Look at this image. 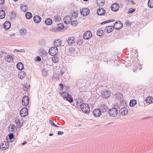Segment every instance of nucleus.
Here are the masks:
<instances>
[{
  "instance_id": "f257e3e1",
  "label": "nucleus",
  "mask_w": 153,
  "mask_h": 153,
  "mask_svg": "<svg viewBox=\"0 0 153 153\" xmlns=\"http://www.w3.org/2000/svg\"><path fill=\"white\" fill-rule=\"evenodd\" d=\"M108 112L110 116L112 117H115L118 114V110L116 108H113L109 109Z\"/></svg>"
},
{
  "instance_id": "f03ea898",
  "label": "nucleus",
  "mask_w": 153,
  "mask_h": 153,
  "mask_svg": "<svg viewBox=\"0 0 153 153\" xmlns=\"http://www.w3.org/2000/svg\"><path fill=\"white\" fill-rule=\"evenodd\" d=\"M80 107L81 110L84 112L88 113L90 111L89 106L86 103H83L81 104Z\"/></svg>"
},
{
  "instance_id": "7ed1b4c3",
  "label": "nucleus",
  "mask_w": 153,
  "mask_h": 153,
  "mask_svg": "<svg viewBox=\"0 0 153 153\" xmlns=\"http://www.w3.org/2000/svg\"><path fill=\"white\" fill-rule=\"evenodd\" d=\"M61 95L62 97L66 99L67 101L70 102L71 103L73 102V100L71 95L68 93L64 92Z\"/></svg>"
},
{
  "instance_id": "20e7f679",
  "label": "nucleus",
  "mask_w": 153,
  "mask_h": 153,
  "mask_svg": "<svg viewBox=\"0 0 153 153\" xmlns=\"http://www.w3.org/2000/svg\"><path fill=\"white\" fill-rule=\"evenodd\" d=\"M49 53L51 56H53L56 55L58 52V50L56 47H51L49 50Z\"/></svg>"
},
{
  "instance_id": "39448f33",
  "label": "nucleus",
  "mask_w": 153,
  "mask_h": 153,
  "mask_svg": "<svg viewBox=\"0 0 153 153\" xmlns=\"http://www.w3.org/2000/svg\"><path fill=\"white\" fill-rule=\"evenodd\" d=\"M20 114L21 117H24L28 114V110L26 108H23L20 111Z\"/></svg>"
},
{
  "instance_id": "423d86ee",
  "label": "nucleus",
  "mask_w": 153,
  "mask_h": 153,
  "mask_svg": "<svg viewBox=\"0 0 153 153\" xmlns=\"http://www.w3.org/2000/svg\"><path fill=\"white\" fill-rule=\"evenodd\" d=\"M123 26L122 22L120 21H118L115 22L114 25V27L116 30H119L121 29Z\"/></svg>"
},
{
  "instance_id": "0eeeda50",
  "label": "nucleus",
  "mask_w": 153,
  "mask_h": 153,
  "mask_svg": "<svg viewBox=\"0 0 153 153\" xmlns=\"http://www.w3.org/2000/svg\"><path fill=\"white\" fill-rule=\"evenodd\" d=\"M92 34L91 31H86L84 34L83 37L85 39H88L92 37Z\"/></svg>"
},
{
  "instance_id": "6e6552de",
  "label": "nucleus",
  "mask_w": 153,
  "mask_h": 153,
  "mask_svg": "<svg viewBox=\"0 0 153 153\" xmlns=\"http://www.w3.org/2000/svg\"><path fill=\"white\" fill-rule=\"evenodd\" d=\"M89 10L87 8H83L80 10V13L82 15L86 16L89 13Z\"/></svg>"
},
{
  "instance_id": "1a4fd4ad",
  "label": "nucleus",
  "mask_w": 153,
  "mask_h": 153,
  "mask_svg": "<svg viewBox=\"0 0 153 153\" xmlns=\"http://www.w3.org/2000/svg\"><path fill=\"white\" fill-rule=\"evenodd\" d=\"M29 98L27 96H25L22 98V103L24 106L27 105L29 102Z\"/></svg>"
},
{
  "instance_id": "9d476101",
  "label": "nucleus",
  "mask_w": 153,
  "mask_h": 153,
  "mask_svg": "<svg viewBox=\"0 0 153 153\" xmlns=\"http://www.w3.org/2000/svg\"><path fill=\"white\" fill-rule=\"evenodd\" d=\"M9 147V143L8 142L4 141L1 144L0 148L1 149L4 150Z\"/></svg>"
},
{
  "instance_id": "9b49d317",
  "label": "nucleus",
  "mask_w": 153,
  "mask_h": 153,
  "mask_svg": "<svg viewBox=\"0 0 153 153\" xmlns=\"http://www.w3.org/2000/svg\"><path fill=\"white\" fill-rule=\"evenodd\" d=\"M93 114L95 117H100L101 114V112L100 109H96L94 110L93 112Z\"/></svg>"
},
{
  "instance_id": "f8f14e48",
  "label": "nucleus",
  "mask_w": 153,
  "mask_h": 153,
  "mask_svg": "<svg viewBox=\"0 0 153 153\" xmlns=\"http://www.w3.org/2000/svg\"><path fill=\"white\" fill-rule=\"evenodd\" d=\"M119 5L117 3H114L111 5V10L115 12L117 11L119 9Z\"/></svg>"
},
{
  "instance_id": "ddd939ff",
  "label": "nucleus",
  "mask_w": 153,
  "mask_h": 153,
  "mask_svg": "<svg viewBox=\"0 0 153 153\" xmlns=\"http://www.w3.org/2000/svg\"><path fill=\"white\" fill-rule=\"evenodd\" d=\"M119 112L122 115L126 116L128 113V110L125 108H122L119 110Z\"/></svg>"
},
{
  "instance_id": "4468645a",
  "label": "nucleus",
  "mask_w": 153,
  "mask_h": 153,
  "mask_svg": "<svg viewBox=\"0 0 153 153\" xmlns=\"http://www.w3.org/2000/svg\"><path fill=\"white\" fill-rule=\"evenodd\" d=\"M114 27L112 26H109L106 27L105 28V31L106 33H110L114 30Z\"/></svg>"
},
{
  "instance_id": "2eb2a0df",
  "label": "nucleus",
  "mask_w": 153,
  "mask_h": 153,
  "mask_svg": "<svg viewBox=\"0 0 153 153\" xmlns=\"http://www.w3.org/2000/svg\"><path fill=\"white\" fill-rule=\"evenodd\" d=\"M110 92L106 90L103 91L102 92V95L103 97L107 98L110 95Z\"/></svg>"
},
{
  "instance_id": "dca6fc26",
  "label": "nucleus",
  "mask_w": 153,
  "mask_h": 153,
  "mask_svg": "<svg viewBox=\"0 0 153 153\" xmlns=\"http://www.w3.org/2000/svg\"><path fill=\"white\" fill-rule=\"evenodd\" d=\"M105 10L102 8H100L98 9L97 13L99 15H103L105 13Z\"/></svg>"
},
{
  "instance_id": "f3484780",
  "label": "nucleus",
  "mask_w": 153,
  "mask_h": 153,
  "mask_svg": "<svg viewBox=\"0 0 153 153\" xmlns=\"http://www.w3.org/2000/svg\"><path fill=\"white\" fill-rule=\"evenodd\" d=\"M64 22L65 23L68 24L71 22V21L72 20V19L71 17L68 16H66L64 18Z\"/></svg>"
},
{
  "instance_id": "a211bd4d",
  "label": "nucleus",
  "mask_w": 153,
  "mask_h": 153,
  "mask_svg": "<svg viewBox=\"0 0 153 153\" xmlns=\"http://www.w3.org/2000/svg\"><path fill=\"white\" fill-rule=\"evenodd\" d=\"M34 21L36 23H39L41 20L40 16L38 15H36L34 16L33 18Z\"/></svg>"
},
{
  "instance_id": "6ab92c4d",
  "label": "nucleus",
  "mask_w": 153,
  "mask_h": 153,
  "mask_svg": "<svg viewBox=\"0 0 153 153\" xmlns=\"http://www.w3.org/2000/svg\"><path fill=\"white\" fill-rule=\"evenodd\" d=\"M75 39L74 37H71L68 39V42L69 45H72L75 42Z\"/></svg>"
},
{
  "instance_id": "aec40b11",
  "label": "nucleus",
  "mask_w": 153,
  "mask_h": 153,
  "mask_svg": "<svg viewBox=\"0 0 153 153\" xmlns=\"http://www.w3.org/2000/svg\"><path fill=\"white\" fill-rule=\"evenodd\" d=\"M62 41L60 40L57 39L54 42V47H60L61 46Z\"/></svg>"
},
{
  "instance_id": "412c9836",
  "label": "nucleus",
  "mask_w": 153,
  "mask_h": 153,
  "mask_svg": "<svg viewBox=\"0 0 153 153\" xmlns=\"http://www.w3.org/2000/svg\"><path fill=\"white\" fill-rule=\"evenodd\" d=\"M11 27V24L9 21H6L4 23V27L5 29L8 30Z\"/></svg>"
},
{
  "instance_id": "4be33fe9",
  "label": "nucleus",
  "mask_w": 153,
  "mask_h": 153,
  "mask_svg": "<svg viewBox=\"0 0 153 153\" xmlns=\"http://www.w3.org/2000/svg\"><path fill=\"white\" fill-rule=\"evenodd\" d=\"M5 60L8 62H11L13 61V57L10 55H7L5 57Z\"/></svg>"
},
{
  "instance_id": "5701e85b",
  "label": "nucleus",
  "mask_w": 153,
  "mask_h": 153,
  "mask_svg": "<svg viewBox=\"0 0 153 153\" xmlns=\"http://www.w3.org/2000/svg\"><path fill=\"white\" fill-rule=\"evenodd\" d=\"M16 67L18 70H22L23 69L24 66L23 65L22 63L19 62L16 65Z\"/></svg>"
},
{
  "instance_id": "b1692460",
  "label": "nucleus",
  "mask_w": 153,
  "mask_h": 153,
  "mask_svg": "<svg viewBox=\"0 0 153 153\" xmlns=\"http://www.w3.org/2000/svg\"><path fill=\"white\" fill-rule=\"evenodd\" d=\"M18 76L20 79H22L26 76V73L23 71H22L19 73Z\"/></svg>"
},
{
  "instance_id": "393cba45",
  "label": "nucleus",
  "mask_w": 153,
  "mask_h": 153,
  "mask_svg": "<svg viewBox=\"0 0 153 153\" xmlns=\"http://www.w3.org/2000/svg\"><path fill=\"white\" fill-rule=\"evenodd\" d=\"M145 101L148 103H151L153 101V99L152 97H148L146 98Z\"/></svg>"
},
{
  "instance_id": "a878e982",
  "label": "nucleus",
  "mask_w": 153,
  "mask_h": 153,
  "mask_svg": "<svg viewBox=\"0 0 153 153\" xmlns=\"http://www.w3.org/2000/svg\"><path fill=\"white\" fill-rule=\"evenodd\" d=\"M45 23L47 25H50L52 23V21L51 19L48 18L45 20Z\"/></svg>"
},
{
  "instance_id": "bb28decb",
  "label": "nucleus",
  "mask_w": 153,
  "mask_h": 153,
  "mask_svg": "<svg viewBox=\"0 0 153 153\" xmlns=\"http://www.w3.org/2000/svg\"><path fill=\"white\" fill-rule=\"evenodd\" d=\"M15 121L17 127H19V128H20L22 126V125H21L20 120L19 118H16Z\"/></svg>"
},
{
  "instance_id": "cd10ccee",
  "label": "nucleus",
  "mask_w": 153,
  "mask_h": 153,
  "mask_svg": "<svg viewBox=\"0 0 153 153\" xmlns=\"http://www.w3.org/2000/svg\"><path fill=\"white\" fill-rule=\"evenodd\" d=\"M100 108L103 112H105L108 110V108L104 104L101 105Z\"/></svg>"
},
{
  "instance_id": "c85d7f7f",
  "label": "nucleus",
  "mask_w": 153,
  "mask_h": 153,
  "mask_svg": "<svg viewBox=\"0 0 153 153\" xmlns=\"http://www.w3.org/2000/svg\"><path fill=\"white\" fill-rule=\"evenodd\" d=\"M25 16L26 19H30L32 17V15L31 13L30 12H27L25 14Z\"/></svg>"
},
{
  "instance_id": "c756f323",
  "label": "nucleus",
  "mask_w": 153,
  "mask_h": 153,
  "mask_svg": "<svg viewBox=\"0 0 153 153\" xmlns=\"http://www.w3.org/2000/svg\"><path fill=\"white\" fill-rule=\"evenodd\" d=\"M137 103V101L134 99H133L131 100L129 105L131 107H133Z\"/></svg>"
},
{
  "instance_id": "7c9ffc66",
  "label": "nucleus",
  "mask_w": 153,
  "mask_h": 153,
  "mask_svg": "<svg viewBox=\"0 0 153 153\" xmlns=\"http://www.w3.org/2000/svg\"><path fill=\"white\" fill-rule=\"evenodd\" d=\"M5 12L3 10L0 11V19H2L5 16Z\"/></svg>"
},
{
  "instance_id": "2f4dec72",
  "label": "nucleus",
  "mask_w": 153,
  "mask_h": 153,
  "mask_svg": "<svg viewBox=\"0 0 153 153\" xmlns=\"http://www.w3.org/2000/svg\"><path fill=\"white\" fill-rule=\"evenodd\" d=\"M14 129V126L13 125H10L8 128V130L10 132H11L13 131Z\"/></svg>"
},
{
  "instance_id": "473e14b6",
  "label": "nucleus",
  "mask_w": 153,
  "mask_h": 153,
  "mask_svg": "<svg viewBox=\"0 0 153 153\" xmlns=\"http://www.w3.org/2000/svg\"><path fill=\"white\" fill-rule=\"evenodd\" d=\"M97 34L98 36H101L104 35V32L103 30H99L97 31Z\"/></svg>"
},
{
  "instance_id": "72a5a7b5",
  "label": "nucleus",
  "mask_w": 153,
  "mask_h": 153,
  "mask_svg": "<svg viewBox=\"0 0 153 153\" xmlns=\"http://www.w3.org/2000/svg\"><path fill=\"white\" fill-rule=\"evenodd\" d=\"M104 0H97V4L99 6H102L104 4Z\"/></svg>"
},
{
  "instance_id": "f704fd0d",
  "label": "nucleus",
  "mask_w": 153,
  "mask_h": 153,
  "mask_svg": "<svg viewBox=\"0 0 153 153\" xmlns=\"http://www.w3.org/2000/svg\"><path fill=\"white\" fill-rule=\"evenodd\" d=\"M77 13L76 12H73V13L71 14V18L72 20H73L76 18L77 17Z\"/></svg>"
},
{
  "instance_id": "c9c22d12",
  "label": "nucleus",
  "mask_w": 153,
  "mask_h": 153,
  "mask_svg": "<svg viewBox=\"0 0 153 153\" xmlns=\"http://www.w3.org/2000/svg\"><path fill=\"white\" fill-rule=\"evenodd\" d=\"M149 7L151 8L153 7V0H149L148 3Z\"/></svg>"
},
{
  "instance_id": "e433bc0d",
  "label": "nucleus",
  "mask_w": 153,
  "mask_h": 153,
  "mask_svg": "<svg viewBox=\"0 0 153 153\" xmlns=\"http://www.w3.org/2000/svg\"><path fill=\"white\" fill-rule=\"evenodd\" d=\"M21 9L24 12H25L27 10L28 8L27 5H23L21 7Z\"/></svg>"
},
{
  "instance_id": "4c0bfd02",
  "label": "nucleus",
  "mask_w": 153,
  "mask_h": 153,
  "mask_svg": "<svg viewBox=\"0 0 153 153\" xmlns=\"http://www.w3.org/2000/svg\"><path fill=\"white\" fill-rule=\"evenodd\" d=\"M20 32L22 36H24L27 33V30L26 29L22 28L20 30Z\"/></svg>"
},
{
  "instance_id": "58836bf2",
  "label": "nucleus",
  "mask_w": 153,
  "mask_h": 153,
  "mask_svg": "<svg viewBox=\"0 0 153 153\" xmlns=\"http://www.w3.org/2000/svg\"><path fill=\"white\" fill-rule=\"evenodd\" d=\"M64 28V26L62 23H59L58 24V30H61L63 29Z\"/></svg>"
},
{
  "instance_id": "ea45409f",
  "label": "nucleus",
  "mask_w": 153,
  "mask_h": 153,
  "mask_svg": "<svg viewBox=\"0 0 153 153\" xmlns=\"http://www.w3.org/2000/svg\"><path fill=\"white\" fill-rule=\"evenodd\" d=\"M71 22L72 26H76L78 23V22L76 20H72Z\"/></svg>"
},
{
  "instance_id": "a19ab883",
  "label": "nucleus",
  "mask_w": 153,
  "mask_h": 153,
  "mask_svg": "<svg viewBox=\"0 0 153 153\" xmlns=\"http://www.w3.org/2000/svg\"><path fill=\"white\" fill-rule=\"evenodd\" d=\"M52 60L53 62L57 63L59 61V58L56 56L53 57L52 58Z\"/></svg>"
},
{
  "instance_id": "79ce46f5",
  "label": "nucleus",
  "mask_w": 153,
  "mask_h": 153,
  "mask_svg": "<svg viewBox=\"0 0 153 153\" xmlns=\"http://www.w3.org/2000/svg\"><path fill=\"white\" fill-rule=\"evenodd\" d=\"M115 21V20L114 19H112V20H108L107 21H105V22H102L101 23V25H103L104 24H106V23H109V22H114Z\"/></svg>"
},
{
  "instance_id": "37998d69",
  "label": "nucleus",
  "mask_w": 153,
  "mask_h": 153,
  "mask_svg": "<svg viewBox=\"0 0 153 153\" xmlns=\"http://www.w3.org/2000/svg\"><path fill=\"white\" fill-rule=\"evenodd\" d=\"M49 123L51 124L53 126H54V127H59V126L57 125H56L54 123V122L52 121L51 120H49Z\"/></svg>"
},
{
  "instance_id": "c03bdc74",
  "label": "nucleus",
  "mask_w": 153,
  "mask_h": 153,
  "mask_svg": "<svg viewBox=\"0 0 153 153\" xmlns=\"http://www.w3.org/2000/svg\"><path fill=\"white\" fill-rule=\"evenodd\" d=\"M29 86L27 84L23 86L24 90L25 91H27L29 88Z\"/></svg>"
},
{
  "instance_id": "a18cd8bd",
  "label": "nucleus",
  "mask_w": 153,
  "mask_h": 153,
  "mask_svg": "<svg viewBox=\"0 0 153 153\" xmlns=\"http://www.w3.org/2000/svg\"><path fill=\"white\" fill-rule=\"evenodd\" d=\"M6 54V53L4 52H0V58L3 57V56H4Z\"/></svg>"
},
{
  "instance_id": "49530a36",
  "label": "nucleus",
  "mask_w": 153,
  "mask_h": 153,
  "mask_svg": "<svg viewBox=\"0 0 153 153\" xmlns=\"http://www.w3.org/2000/svg\"><path fill=\"white\" fill-rule=\"evenodd\" d=\"M14 137L13 134V133H10L9 135V138L10 140H11Z\"/></svg>"
},
{
  "instance_id": "de8ad7c7",
  "label": "nucleus",
  "mask_w": 153,
  "mask_h": 153,
  "mask_svg": "<svg viewBox=\"0 0 153 153\" xmlns=\"http://www.w3.org/2000/svg\"><path fill=\"white\" fill-rule=\"evenodd\" d=\"M135 10V9L133 8H131L129 12H128V13H131L134 12Z\"/></svg>"
},
{
  "instance_id": "09e8293b",
  "label": "nucleus",
  "mask_w": 153,
  "mask_h": 153,
  "mask_svg": "<svg viewBox=\"0 0 153 153\" xmlns=\"http://www.w3.org/2000/svg\"><path fill=\"white\" fill-rule=\"evenodd\" d=\"M14 51H16L19 52H24V50L21 49V50H17L16 49H15L14 50Z\"/></svg>"
},
{
  "instance_id": "8fccbe9b",
  "label": "nucleus",
  "mask_w": 153,
  "mask_h": 153,
  "mask_svg": "<svg viewBox=\"0 0 153 153\" xmlns=\"http://www.w3.org/2000/svg\"><path fill=\"white\" fill-rule=\"evenodd\" d=\"M41 60V58L39 56H38L36 57V61L40 62Z\"/></svg>"
},
{
  "instance_id": "3c124183",
  "label": "nucleus",
  "mask_w": 153,
  "mask_h": 153,
  "mask_svg": "<svg viewBox=\"0 0 153 153\" xmlns=\"http://www.w3.org/2000/svg\"><path fill=\"white\" fill-rule=\"evenodd\" d=\"M55 21H59L60 19V17L55 16Z\"/></svg>"
},
{
  "instance_id": "603ef678",
  "label": "nucleus",
  "mask_w": 153,
  "mask_h": 153,
  "mask_svg": "<svg viewBox=\"0 0 153 153\" xmlns=\"http://www.w3.org/2000/svg\"><path fill=\"white\" fill-rule=\"evenodd\" d=\"M40 51L41 53L42 52L44 54H45V53H46V52H45V51L43 49L40 50Z\"/></svg>"
},
{
  "instance_id": "864d4df0",
  "label": "nucleus",
  "mask_w": 153,
  "mask_h": 153,
  "mask_svg": "<svg viewBox=\"0 0 153 153\" xmlns=\"http://www.w3.org/2000/svg\"><path fill=\"white\" fill-rule=\"evenodd\" d=\"M64 134V132L63 131H59L58 132V134L59 135H62Z\"/></svg>"
},
{
  "instance_id": "5fc2aeb1",
  "label": "nucleus",
  "mask_w": 153,
  "mask_h": 153,
  "mask_svg": "<svg viewBox=\"0 0 153 153\" xmlns=\"http://www.w3.org/2000/svg\"><path fill=\"white\" fill-rule=\"evenodd\" d=\"M4 0H0V4H3L4 2Z\"/></svg>"
},
{
  "instance_id": "6e6d98bb",
  "label": "nucleus",
  "mask_w": 153,
  "mask_h": 153,
  "mask_svg": "<svg viewBox=\"0 0 153 153\" xmlns=\"http://www.w3.org/2000/svg\"><path fill=\"white\" fill-rule=\"evenodd\" d=\"M64 72L62 70H61L60 74L62 75H63V74H64Z\"/></svg>"
},
{
  "instance_id": "4d7b16f0",
  "label": "nucleus",
  "mask_w": 153,
  "mask_h": 153,
  "mask_svg": "<svg viewBox=\"0 0 153 153\" xmlns=\"http://www.w3.org/2000/svg\"><path fill=\"white\" fill-rule=\"evenodd\" d=\"M121 96L122 95L120 94H116V96L117 97L118 96Z\"/></svg>"
},
{
  "instance_id": "13d9d810",
  "label": "nucleus",
  "mask_w": 153,
  "mask_h": 153,
  "mask_svg": "<svg viewBox=\"0 0 153 153\" xmlns=\"http://www.w3.org/2000/svg\"><path fill=\"white\" fill-rule=\"evenodd\" d=\"M126 24H127V25H128V24L129 25L130 23L128 21H127L126 22Z\"/></svg>"
},
{
  "instance_id": "bf43d9fd",
  "label": "nucleus",
  "mask_w": 153,
  "mask_h": 153,
  "mask_svg": "<svg viewBox=\"0 0 153 153\" xmlns=\"http://www.w3.org/2000/svg\"><path fill=\"white\" fill-rule=\"evenodd\" d=\"M27 142L26 141H25V142H24V143H23L22 144V145H24L25 144H26L27 143Z\"/></svg>"
},
{
  "instance_id": "052dcab7",
  "label": "nucleus",
  "mask_w": 153,
  "mask_h": 153,
  "mask_svg": "<svg viewBox=\"0 0 153 153\" xmlns=\"http://www.w3.org/2000/svg\"><path fill=\"white\" fill-rule=\"evenodd\" d=\"M59 86L61 87H63V85L62 83H61L59 84Z\"/></svg>"
},
{
  "instance_id": "680f3d73",
  "label": "nucleus",
  "mask_w": 153,
  "mask_h": 153,
  "mask_svg": "<svg viewBox=\"0 0 153 153\" xmlns=\"http://www.w3.org/2000/svg\"><path fill=\"white\" fill-rule=\"evenodd\" d=\"M49 135L51 136L53 135V134H52L50 133L49 134Z\"/></svg>"
},
{
  "instance_id": "e2e57ef3",
  "label": "nucleus",
  "mask_w": 153,
  "mask_h": 153,
  "mask_svg": "<svg viewBox=\"0 0 153 153\" xmlns=\"http://www.w3.org/2000/svg\"><path fill=\"white\" fill-rule=\"evenodd\" d=\"M44 72H46V71H42V74L43 75H44Z\"/></svg>"
},
{
  "instance_id": "0e129e2a",
  "label": "nucleus",
  "mask_w": 153,
  "mask_h": 153,
  "mask_svg": "<svg viewBox=\"0 0 153 153\" xmlns=\"http://www.w3.org/2000/svg\"><path fill=\"white\" fill-rule=\"evenodd\" d=\"M131 3H132V4H134V2H133V1H131Z\"/></svg>"
},
{
  "instance_id": "69168bd1",
  "label": "nucleus",
  "mask_w": 153,
  "mask_h": 153,
  "mask_svg": "<svg viewBox=\"0 0 153 153\" xmlns=\"http://www.w3.org/2000/svg\"><path fill=\"white\" fill-rule=\"evenodd\" d=\"M149 117H146L145 119H147Z\"/></svg>"
},
{
  "instance_id": "338daca9",
  "label": "nucleus",
  "mask_w": 153,
  "mask_h": 153,
  "mask_svg": "<svg viewBox=\"0 0 153 153\" xmlns=\"http://www.w3.org/2000/svg\"><path fill=\"white\" fill-rule=\"evenodd\" d=\"M142 68V67H141L140 68V70Z\"/></svg>"
}]
</instances>
